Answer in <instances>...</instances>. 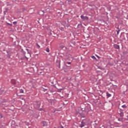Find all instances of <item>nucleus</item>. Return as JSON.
Returning a JSON list of instances; mask_svg holds the SVG:
<instances>
[{
    "instance_id": "f257e3e1",
    "label": "nucleus",
    "mask_w": 128,
    "mask_h": 128,
    "mask_svg": "<svg viewBox=\"0 0 128 128\" xmlns=\"http://www.w3.org/2000/svg\"><path fill=\"white\" fill-rule=\"evenodd\" d=\"M34 108H36V110H38L40 107V102L38 101H36L34 103Z\"/></svg>"
},
{
    "instance_id": "f03ea898",
    "label": "nucleus",
    "mask_w": 128,
    "mask_h": 128,
    "mask_svg": "<svg viewBox=\"0 0 128 128\" xmlns=\"http://www.w3.org/2000/svg\"><path fill=\"white\" fill-rule=\"evenodd\" d=\"M62 60H64L65 61L64 62V65L66 66H68V64H71L72 62H68L66 61V60H68V58H65V57H64L62 58Z\"/></svg>"
},
{
    "instance_id": "7ed1b4c3",
    "label": "nucleus",
    "mask_w": 128,
    "mask_h": 128,
    "mask_svg": "<svg viewBox=\"0 0 128 128\" xmlns=\"http://www.w3.org/2000/svg\"><path fill=\"white\" fill-rule=\"evenodd\" d=\"M80 18H81L82 20H88V17L86 16H84V15H81Z\"/></svg>"
},
{
    "instance_id": "20e7f679",
    "label": "nucleus",
    "mask_w": 128,
    "mask_h": 128,
    "mask_svg": "<svg viewBox=\"0 0 128 128\" xmlns=\"http://www.w3.org/2000/svg\"><path fill=\"white\" fill-rule=\"evenodd\" d=\"M86 126V122L84 120L81 122V124L80 125V128H84Z\"/></svg>"
},
{
    "instance_id": "39448f33",
    "label": "nucleus",
    "mask_w": 128,
    "mask_h": 128,
    "mask_svg": "<svg viewBox=\"0 0 128 128\" xmlns=\"http://www.w3.org/2000/svg\"><path fill=\"white\" fill-rule=\"evenodd\" d=\"M114 48H116V50H120V45H118L116 44H114Z\"/></svg>"
},
{
    "instance_id": "423d86ee",
    "label": "nucleus",
    "mask_w": 128,
    "mask_h": 128,
    "mask_svg": "<svg viewBox=\"0 0 128 128\" xmlns=\"http://www.w3.org/2000/svg\"><path fill=\"white\" fill-rule=\"evenodd\" d=\"M46 88H44V87H42V90L44 92H46V90H48V87H46Z\"/></svg>"
},
{
    "instance_id": "0eeeda50",
    "label": "nucleus",
    "mask_w": 128,
    "mask_h": 128,
    "mask_svg": "<svg viewBox=\"0 0 128 128\" xmlns=\"http://www.w3.org/2000/svg\"><path fill=\"white\" fill-rule=\"evenodd\" d=\"M120 115L121 118H122V116H124V112H122V109H120Z\"/></svg>"
},
{
    "instance_id": "6e6552de",
    "label": "nucleus",
    "mask_w": 128,
    "mask_h": 128,
    "mask_svg": "<svg viewBox=\"0 0 128 128\" xmlns=\"http://www.w3.org/2000/svg\"><path fill=\"white\" fill-rule=\"evenodd\" d=\"M56 64H58V66H59V68H60V60L56 61Z\"/></svg>"
},
{
    "instance_id": "1a4fd4ad",
    "label": "nucleus",
    "mask_w": 128,
    "mask_h": 128,
    "mask_svg": "<svg viewBox=\"0 0 128 128\" xmlns=\"http://www.w3.org/2000/svg\"><path fill=\"white\" fill-rule=\"evenodd\" d=\"M106 94L108 96V98H110V96H112V94L108 93V92H106Z\"/></svg>"
},
{
    "instance_id": "9d476101",
    "label": "nucleus",
    "mask_w": 128,
    "mask_h": 128,
    "mask_svg": "<svg viewBox=\"0 0 128 128\" xmlns=\"http://www.w3.org/2000/svg\"><path fill=\"white\" fill-rule=\"evenodd\" d=\"M26 50L28 52V54H30V56H32V54H30V51L28 50V49L26 48Z\"/></svg>"
},
{
    "instance_id": "9b49d317",
    "label": "nucleus",
    "mask_w": 128,
    "mask_h": 128,
    "mask_svg": "<svg viewBox=\"0 0 128 128\" xmlns=\"http://www.w3.org/2000/svg\"><path fill=\"white\" fill-rule=\"evenodd\" d=\"M122 108H128V106H126V104H124L122 106Z\"/></svg>"
},
{
    "instance_id": "f8f14e48",
    "label": "nucleus",
    "mask_w": 128,
    "mask_h": 128,
    "mask_svg": "<svg viewBox=\"0 0 128 128\" xmlns=\"http://www.w3.org/2000/svg\"><path fill=\"white\" fill-rule=\"evenodd\" d=\"M20 94H24V90H22V89H20Z\"/></svg>"
},
{
    "instance_id": "ddd939ff",
    "label": "nucleus",
    "mask_w": 128,
    "mask_h": 128,
    "mask_svg": "<svg viewBox=\"0 0 128 128\" xmlns=\"http://www.w3.org/2000/svg\"><path fill=\"white\" fill-rule=\"evenodd\" d=\"M118 30H117V34L118 36V34H120V30L118 28Z\"/></svg>"
},
{
    "instance_id": "4468645a",
    "label": "nucleus",
    "mask_w": 128,
    "mask_h": 128,
    "mask_svg": "<svg viewBox=\"0 0 128 128\" xmlns=\"http://www.w3.org/2000/svg\"><path fill=\"white\" fill-rule=\"evenodd\" d=\"M21 52H22L24 54H26V52H24V49H22Z\"/></svg>"
},
{
    "instance_id": "2eb2a0df",
    "label": "nucleus",
    "mask_w": 128,
    "mask_h": 128,
    "mask_svg": "<svg viewBox=\"0 0 128 128\" xmlns=\"http://www.w3.org/2000/svg\"><path fill=\"white\" fill-rule=\"evenodd\" d=\"M6 26H12V24L10 23H6Z\"/></svg>"
},
{
    "instance_id": "dca6fc26",
    "label": "nucleus",
    "mask_w": 128,
    "mask_h": 128,
    "mask_svg": "<svg viewBox=\"0 0 128 128\" xmlns=\"http://www.w3.org/2000/svg\"><path fill=\"white\" fill-rule=\"evenodd\" d=\"M46 52H50V48H46Z\"/></svg>"
},
{
    "instance_id": "f3484780",
    "label": "nucleus",
    "mask_w": 128,
    "mask_h": 128,
    "mask_svg": "<svg viewBox=\"0 0 128 128\" xmlns=\"http://www.w3.org/2000/svg\"><path fill=\"white\" fill-rule=\"evenodd\" d=\"M36 44L38 48H40V46L38 43Z\"/></svg>"
},
{
    "instance_id": "a211bd4d",
    "label": "nucleus",
    "mask_w": 128,
    "mask_h": 128,
    "mask_svg": "<svg viewBox=\"0 0 128 128\" xmlns=\"http://www.w3.org/2000/svg\"><path fill=\"white\" fill-rule=\"evenodd\" d=\"M68 3L70 4L72 3V0H68Z\"/></svg>"
},
{
    "instance_id": "6ab92c4d",
    "label": "nucleus",
    "mask_w": 128,
    "mask_h": 128,
    "mask_svg": "<svg viewBox=\"0 0 128 128\" xmlns=\"http://www.w3.org/2000/svg\"><path fill=\"white\" fill-rule=\"evenodd\" d=\"M81 116H82V118H86V116L84 114H82Z\"/></svg>"
},
{
    "instance_id": "aec40b11",
    "label": "nucleus",
    "mask_w": 128,
    "mask_h": 128,
    "mask_svg": "<svg viewBox=\"0 0 128 128\" xmlns=\"http://www.w3.org/2000/svg\"><path fill=\"white\" fill-rule=\"evenodd\" d=\"M18 24V22H13V24H14V25H16V24Z\"/></svg>"
},
{
    "instance_id": "412c9836",
    "label": "nucleus",
    "mask_w": 128,
    "mask_h": 128,
    "mask_svg": "<svg viewBox=\"0 0 128 128\" xmlns=\"http://www.w3.org/2000/svg\"><path fill=\"white\" fill-rule=\"evenodd\" d=\"M0 118H4V115H2V114H0Z\"/></svg>"
},
{
    "instance_id": "4be33fe9",
    "label": "nucleus",
    "mask_w": 128,
    "mask_h": 128,
    "mask_svg": "<svg viewBox=\"0 0 128 128\" xmlns=\"http://www.w3.org/2000/svg\"><path fill=\"white\" fill-rule=\"evenodd\" d=\"M92 58H93L94 60H96V58L94 56H92Z\"/></svg>"
},
{
    "instance_id": "5701e85b",
    "label": "nucleus",
    "mask_w": 128,
    "mask_h": 128,
    "mask_svg": "<svg viewBox=\"0 0 128 128\" xmlns=\"http://www.w3.org/2000/svg\"><path fill=\"white\" fill-rule=\"evenodd\" d=\"M43 124H44V126H46V122H43Z\"/></svg>"
},
{
    "instance_id": "b1692460",
    "label": "nucleus",
    "mask_w": 128,
    "mask_h": 128,
    "mask_svg": "<svg viewBox=\"0 0 128 128\" xmlns=\"http://www.w3.org/2000/svg\"><path fill=\"white\" fill-rule=\"evenodd\" d=\"M24 58H26L27 60H28V57H26V56H24Z\"/></svg>"
},
{
    "instance_id": "393cba45",
    "label": "nucleus",
    "mask_w": 128,
    "mask_h": 128,
    "mask_svg": "<svg viewBox=\"0 0 128 128\" xmlns=\"http://www.w3.org/2000/svg\"><path fill=\"white\" fill-rule=\"evenodd\" d=\"M38 110L42 111V108H40L38 109Z\"/></svg>"
},
{
    "instance_id": "a878e982",
    "label": "nucleus",
    "mask_w": 128,
    "mask_h": 128,
    "mask_svg": "<svg viewBox=\"0 0 128 128\" xmlns=\"http://www.w3.org/2000/svg\"><path fill=\"white\" fill-rule=\"evenodd\" d=\"M97 56V58H100V56Z\"/></svg>"
},
{
    "instance_id": "bb28decb",
    "label": "nucleus",
    "mask_w": 128,
    "mask_h": 128,
    "mask_svg": "<svg viewBox=\"0 0 128 128\" xmlns=\"http://www.w3.org/2000/svg\"><path fill=\"white\" fill-rule=\"evenodd\" d=\"M118 120H119L120 122V118H118Z\"/></svg>"
},
{
    "instance_id": "cd10ccee",
    "label": "nucleus",
    "mask_w": 128,
    "mask_h": 128,
    "mask_svg": "<svg viewBox=\"0 0 128 128\" xmlns=\"http://www.w3.org/2000/svg\"><path fill=\"white\" fill-rule=\"evenodd\" d=\"M60 128H64V126H61Z\"/></svg>"
},
{
    "instance_id": "c85d7f7f",
    "label": "nucleus",
    "mask_w": 128,
    "mask_h": 128,
    "mask_svg": "<svg viewBox=\"0 0 128 128\" xmlns=\"http://www.w3.org/2000/svg\"><path fill=\"white\" fill-rule=\"evenodd\" d=\"M116 86V88H118V86Z\"/></svg>"
},
{
    "instance_id": "c756f323",
    "label": "nucleus",
    "mask_w": 128,
    "mask_h": 128,
    "mask_svg": "<svg viewBox=\"0 0 128 128\" xmlns=\"http://www.w3.org/2000/svg\"><path fill=\"white\" fill-rule=\"evenodd\" d=\"M52 84H54V82H52Z\"/></svg>"
},
{
    "instance_id": "7c9ffc66",
    "label": "nucleus",
    "mask_w": 128,
    "mask_h": 128,
    "mask_svg": "<svg viewBox=\"0 0 128 128\" xmlns=\"http://www.w3.org/2000/svg\"><path fill=\"white\" fill-rule=\"evenodd\" d=\"M62 48H64V46H62Z\"/></svg>"
},
{
    "instance_id": "2f4dec72",
    "label": "nucleus",
    "mask_w": 128,
    "mask_h": 128,
    "mask_svg": "<svg viewBox=\"0 0 128 128\" xmlns=\"http://www.w3.org/2000/svg\"><path fill=\"white\" fill-rule=\"evenodd\" d=\"M28 128H30V127H28Z\"/></svg>"
}]
</instances>
